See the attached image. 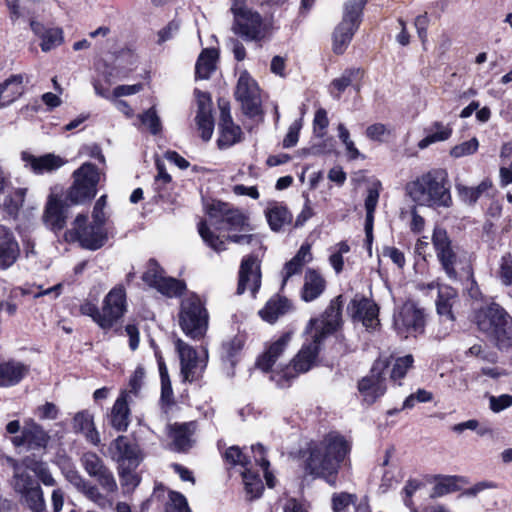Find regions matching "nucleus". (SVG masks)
<instances>
[{"label":"nucleus","mask_w":512,"mask_h":512,"mask_svg":"<svg viewBox=\"0 0 512 512\" xmlns=\"http://www.w3.org/2000/svg\"><path fill=\"white\" fill-rule=\"evenodd\" d=\"M349 450V444L342 436L329 434L320 443L311 447L306 470L334 486L339 465Z\"/></svg>","instance_id":"obj_1"},{"label":"nucleus","mask_w":512,"mask_h":512,"mask_svg":"<svg viewBox=\"0 0 512 512\" xmlns=\"http://www.w3.org/2000/svg\"><path fill=\"white\" fill-rule=\"evenodd\" d=\"M409 197L419 206L448 208L452 205L448 173L432 169L422 174L406 187Z\"/></svg>","instance_id":"obj_2"},{"label":"nucleus","mask_w":512,"mask_h":512,"mask_svg":"<svg viewBox=\"0 0 512 512\" xmlns=\"http://www.w3.org/2000/svg\"><path fill=\"white\" fill-rule=\"evenodd\" d=\"M207 213L212 226L229 232L226 240L239 245L262 247L260 237L251 233L248 219L240 210L231 208L227 203L215 202L209 206Z\"/></svg>","instance_id":"obj_3"},{"label":"nucleus","mask_w":512,"mask_h":512,"mask_svg":"<svg viewBox=\"0 0 512 512\" xmlns=\"http://www.w3.org/2000/svg\"><path fill=\"white\" fill-rule=\"evenodd\" d=\"M342 307L343 296L338 295L331 300L321 318L309 320L304 332L305 341L299 352H319L322 349L323 342L342 324Z\"/></svg>","instance_id":"obj_4"},{"label":"nucleus","mask_w":512,"mask_h":512,"mask_svg":"<svg viewBox=\"0 0 512 512\" xmlns=\"http://www.w3.org/2000/svg\"><path fill=\"white\" fill-rule=\"evenodd\" d=\"M478 328L487 333L499 350L512 349V320L498 304L480 309L476 315Z\"/></svg>","instance_id":"obj_5"},{"label":"nucleus","mask_w":512,"mask_h":512,"mask_svg":"<svg viewBox=\"0 0 512 512\" xmlns=\"http://www.w3.org/2000/svg\"><path fill=\"white\" fill-rule=\"evenodd\" d=\"M231 11L234 16L232 31L245 41L260 42L270 34L271 23L249 8L244 0H233Z\"/></svg>","instance_id":"obj_6"},{"label":"nucleus","mask_w":512,"mask_h":512,"mask_svg":"<svg viewBox=\"0 0 512 512\" xmlns=\"http://www.w3.org/2000/svg\"><path fill=\"white\" fill-rule=\"evenodd\" d=\"M282 354H261L256 365L262 371H271V379L284 387L297 373L306 372L316 364L318 354H296L292 363L283 366L277 363Z\"/></svg>","instance_id":"obj_7"},{"label":"nucleus","mask_w":512,"mask_h":512,"mask_svg":"<svg viewBox=\"0 0 512 512\" xmlns=\"http://www.w3.org/2000/svg\"><path fill=\"white\" fill-rule=\"evenodd\" d=\"M367 0H347L341 22L335 27L332 48L336 54H343L360 26L363 8Z\"/></svg>","instance_id":"obj_8"},{"label":"nucleus","mask_w":512,"mask_h":512,"mask_svg":"<svg viewBox=\"0 0 512 512\" xmlns=\"http://www.w3.org/2000/svg\"><path fill=\"white\" fill-rule=\"evenodd\" d=\"M73 184L68 189L66 199L72 204H82L97 193L100 181L98 169L92 163L86 162L73 172Z\"/></svg>","instance_id":"obj_9"},{"label":"nucleus","mask_w":512,"mask_h":512,"mask_svg":"<svg viewBox=\"0 0 512 512\" xmlns=\"http://www.w3.org/2000/svg\"><path fill=\"white\" fill-rule=\"evenodd\" d=\"M179 322L183 331L192 338H198L205 333L208 313L197 295L191 294L182 300Z\"/></svg>","instance_id":"obj_10"},{"label":"nucleus","mask_w":512,"mask_h":512,"mask_svg":"<svg viewBox=\"0 0 512 512\" xmlns=\"http://www.w3.org/2000/svg\"><path fill=\"white\" fill-rule=\"evenodd\" d=\"M426 317L424 310L415 302L407 301L393 314V328L401 338L417 337L424 332Z\"/></svg>","instance_id":"obj_11"},{"label":"nucleus","mask_w":512,"mask_h":512,"mask_svg":"<svg viewBox=\"0 0 512 512\" xmlns=\"http://www.w3.org/2000/svg\"><path fill=\"white\" fill-rule=\"evenodd\" d=\"M11 486L20 502L33 512H44L46 503L39 483L26 471L14 472Z\"/></svg>","instance_id":"obj_12"},{"label":"nucleus","mask_w":512,"mask_h":512,"mask_svg":"<svg viewBox=\"0 0 512 512\" xmlns=\"http://www.w3.org/2000/svg\"><path fill=\"white\" fill-rule=\"evenodd\" d=\"M388 367V360L377 359L373 363L370 373L359 380L358 392L365 403L373 404L385 394L387 389L385 371Z\"/></svg>","instance_id":"obj_13"},{"label":"nucleus","mask_w":512,"mask_h":512,"mask_svg":"<svg viewBox=\"0 0 512 512\" xmlns=\"http://www.w3.org/2000/svg\"><path fill=\"white\" fill-rule=\"evenodd\" d=\"M127 311L126 291L122 285H117L105 296L100 317V327L112 329Z\"/></svg>","instance_id":"obj_14"},{"label":"nucleus","mask_w":512,"mask_h":512,"mask_svg":"<svg viewBox=\"0 0 512 512\" xmlns=\"http://www.w3.org/2000/svg\"><path fill=\"white\" fill-rule=\"evenodd\" d=\"M108 451L111 459L118 464V468H137L144 459L140 446L123 435L118 436L110 443Z\"/></svg>","instance_id":"obj_15"},{"label":"nucleus","mask_w":512,"mask_h":512,"mask_svg":"<svg viewBox=\"0 0 512 512\" xmlns=\"http://www.w3.org/2000/svg\"><path fill=\"white\" fill-rule=\"evenodd\" d=\"M10 441L16 448L24 447L30 451H40L46 449L50 435L41 425L29 418L24 421L21 433L12 436Z\"/></svg>","instance_id":"obj_16"},{"label":"nucleus","mask_w":512,"mask_h":512,"mask_svg":"<svg viewBox=\"0 0 512 512\" xmlns=\"http://www.w3.org/2000/svg\"><path fill=\"white\" fill-rule=\"evenodd\" d=\"M235 96L241 103V107L246 115L257 116L261 114L259 87L256 81L247 72H243L239 76Z\"/></svg>","instance_id":"obj_17"},{"label":"nucleus","mask_w":512,"mask_h":512,"mask_svg":"<svg viewBox=\"0 0 512 512\" xmlns=\"http://www.w3.org/2000/svg\"><path fill=\"white\" fill-rule=\"evenodd\" d=\"M86 222V215L79 214L75 218L73 223V230L75 232L76 238L82 247L90 250H97L106 243L108 239L107 231L101 225L95 223L86 225Z\"/></svg>","instance_id":"obj_18"},{"label":"nucleus","mask_w":512,"mask_h":512,"mask_svg":"<svg viewBox=\"0 0 512 512\" xmlns=\"http://www.w3.org/2000/svg\"><path fill=\"white\" fill-rule=\"evenodd\" d=\"M81 462L88 475L94 477L107 494L117 491L118 486L113 473L96 453H84Z\"/></svg>","instance_id":"obj_19"},{"label":"nucleus","mask_w":512,"mask_h":512,"mask_svg":"<svg viewBox=\"0 0 512 512\" xmlns=\"http://www.w3.org/2000/svg\"><path fill=\"white\" fill-rule=\"evenodd\" d=\"M142 279L146 284L156 288L159 292L169 297L179 295L185 287L181 281L175 278L165 277L163 270L155 260L148 262L147 270L143 273Z\"/></svg>","instance_id":"obj_20"},{"label":"nucleus","mask_w":512,"mask_h":512,"mask_svg":"<svg viewBox=\"0 0 512 512\" xmlns=\"http://www.w3.org/2000/svg\"><path fill=\"white\" fill-rule=\"evenodd\" d=\"M261 287V270L260 261L257 256L249 255L243 258L237 285V294L241 295L246 291H250L253 297Z\"/></svg>","instance_id":"obj_21"},{"label":"nucleus","mask_w":512,"mask_h":512,"mask_svg":"<svg viewBox=\"0 0 512 512\" xmlns=\"http://www.w3.org/2000/svg\"><path fill=\"white\" fill-rule=\"evenodd\" d=\"M432 242L437 253V257L442 264L443 269L450 278H455L456 254L451 246V241L447 232L442 228H435L432 236Z\"/></svg>","instance_id":"obj_22"},{"label":"nucleus","mask_w":512,"mask_h":512,"mask_svg":"<svg viewBox=\"0 0 512 512\" xmlns=\"http://www.w3.org/2000/svg\"><path fill=\"white\" fill-rule=\"evenodd\" d=\"M21 159L25 167L35 174L51 173L66 164V160L59 155L47 153L42 156H35L29 152H22Z\"/></svg>","instance_id":"obj_23"},{"label":"nucleus","mask_w":512,"mask_h":512,"mask_svg":"<svg viewBox=\"0 0 512 512\" xmlns=\"http://www.w3.org/2000/svg\"><path fill=\"white\" fill-rule=\"evenodd\" d=\"M352 317L362 322L368 329H374L379 324L378 307L366 298L355 297L348 306Z\"/></svg>","instance_id":"obj_24"},{"label":"nucleus","mask_w":512,"mask_h":512,"mask_svg":"<svg viewBox=\"0 0 512 512\" xmlns=\"http://www.w3.org/2000/svg\"><path fill=\"white\" fill-rule=\"evenodd\" d=\"M19 256L20 247L14 233L0 225V270L9 269Z\"/></svg>","instance_id":"obj_25"},{"label":"nucleus","mask_w":512,"mask_h":512,"mask_svg":"<svg viewBox=\"0 0 512 512\" xmlns=\"http://www.w3.org/2000/svg\"><path fill=\"white\" fill-rule=\"evenodd\" d=\"M198 111L196 114V124L201 131V137L204 141L211 139L214 130V120L212 117L211 98L207 93L197 91Z\"/></svg>","instance_id":"obj_26"},{"label":"nucleus","mask_w":512,"mask_h":512,"mask_svg":"<svg viewBox=\"0 0 512 512\" xmlns=\"http://www.w3.org/2000/svg\"><path fill=\"white\" fill-rule=\"evenodd\" d=\"M220 110L219 129L221 135L218 144L220 147H229L241 140L242 131L239 126L233 123L228 108L222 106Z\"/></svg>","instance_id":"obj_27"},{"label":"nucleus","mask_w":512,"mask_h":512,"mask_svg":"<svg viewBox=\"0 0 512 512\" xmlns=\"http://www.w3.org/2000/svg\"><path fill=\"white\" fill-rule=\"evenodd\" d=\"M292 308V303L288 298L276 294L266 302L265 306L259 310L258 314L262 320L273 324L280 317L289 313Z\"/></svg>","instance_id":"obj_28"},{"label":"nucleus","mask_w":512,"mask_h":512,"mask_svg":"<svg viewBox=\"0 0 512 512\" xmlns=\"http://www.w3.org/2000/svg\"><path fill=\"white\" fill-rule=\"evenodd\" d=\"M29 366L15 360L0 362V388L20 383L28 374Z\"/></svg>","instance_id":"obj_29"},{"label":"nucleus","mask_w":512,"mask_h":512,"mask_svg":"<svg viewBox=\"0 0 512 512\" xmlns=\"http://www.w3.org/2000/svg\"><path fill=\"white\" fill-rule=\"evenodd\" d=\"M326 289V280L315 269H308L305 272L304 284L301 291V298L305 302H311L322 295Z\"/></svg>","instance_id":"obj_30"},{"label":"nucleus","mask_w":512,"mask_h":512,"mask_svg":"<svg viewBox=\"0 0 512 512\" xmlns=\"http://www.w3.org/2000/svg\"><path fill=\"white\" fill-rule=\"evenodd\" d=\"M424 131L426 134L425 137L417 144L418 148L421 150L428 148L432 144L450 139L453 133V127L450 123L434 121L426 127Z\"/></svg>","instance_id":"obj_31"},{"label":"nucleus","mask_w":512,"mask_h":512,"mask_svg":"<svg viewBox=\"0 0 512 512\" xmlns=\"http://www.w3.org/2000/svg\"><path fill=\"white\" fill-rule=\"evenodd\" d=\"M130 423V409L128 407V392L123 390L115 401L111 414L110 424L117 431H126Z\"/></svg>","instance_id":"obj_32"},{"label":"nucleus","mask_w":512,"mask_h":512,"mask_svg":"<svg viewBox=\"0 0 512 512\" xmlns=\"http://www.w3.org/2000/svg\"><path fill=\"white\" fill-rule=\"evenodd\" d=\"M43 220L47 228L58 232L65 227L66 215L64 206L60 200L51 196L47 202Z\"/></svg>","instance_id":"obj_33"},{"label":"nucleus","mask_w":512,"mask_h":512,"mask_svg":"<svg viewBox=\"0 0 512 512\" xmlns=\"http://www.w3.org/2000/svg\"><path fill=\"white\" fill-rule=\"evenodd\" d=\"M208 354H180L181 374L186 381H194L207 365Z\"/></svg>","instance_id":"obj_34"},{"label":"nucleus","mask_w":512,"mask_h":512,"mask_svg":"<svg viewBox=\"0 0 512 512\" xmlns=\"http://www.w3.org/2000/svg\"><path fill=\"white\" fill-rule=\"evenodd\" d=\"M73 429L85 435L87 441L97 446L100 443V435L96 430L93 415L88 411L78 412L73 419Z\"/></svg>","instance_id":"obj_35"},{"label":"nucleus","mask_w":512,"mask_h":512,"mask_svg":"<svg viewBox=\"0 0 512 512\" xmlns=\"http://www.w3.org/2000/svg\"><path fill=\"white\" fill-rule=\"evenodd\" d=\"M378 359L389 361V367L385 371V376L390 375L391 380L397 381L405 377L407 371L412 367L414 359L411 354L395 358L393 354H383Z\"/></svg>","instance_id":"obj_36"},{"label":"nucleus","mask_w":512,"mask_h":512,"mask_svg":"<svg viewBox=\"0 0 512 512\" xmlns=\"http://www.w3.org/2000/svg\"><path fill=\"white\" fill-rule=\"evenodd\" d=\"M31 28L38 35L42 42L40 44L42 51L48 52L59 46L63 41L62 30L59 28H44L39 22L32 21Z\"/></svg>","instance_id":"obj_37"},{"label":"nucleus","mask_w":512,"mask_h":512,"mask_svg":"<svg viewBox=\"0 0 512 512\" xmlns=\"http://www.w3.org/2000/svg\"><path fill=\"white\" fill-rule=\"evenodd\" d=\"M457 301V292L450 286H439L438 287V298L436 301L437 312L441 316H445L447 321L452 323L454 321V315L452 313V307Z\"/></svg>","instance_id":"obj_38"},{"label":"nucleus","mask_w":512,"mask_h":512,"mask_svg":"<svg viewBox=\"0 0 512 512\" xmlns=\"http://www.w3.org/2000/svg\"><path fill=\"white\" fill-rule=\"evenodd\" d=\"M217 57L218 54L215 49H204L196 62V77L200 79H208L216 68Z\"/></svg>","instance_id":"obj_39"},{"label":"nucleus","mask_w":512,"mask_h":512,"mask_svg":"<svg viewBox=\"0 0 512 512\" xmlns=\"http://www.w3.org/2000/svg\"><path fill=\"white\" fill-rule=\"evenodd\" d=\"M492 187V182L488 179L483 180L476 187H468L463 184H456V191L462 202L472 205Z\"/></svg>","instance_id":"obj_40"},{"label":"nucleus","mask_w":512,"mask_h":512,"mask_svg":"<svg viewBox=\"0 0 512 512\" xmlns=\"http://www.w3.org/2000/svg\"><path fill=\"white\" fill-rule=\"evenodd\" d=\"M363 76V71L359 68L346 69L339 78H336L332 82V87L338 91L337 98L340 94L350 85L355 87L356 91L360 90L358 82Z\"/></svg>","instance_id":"obj_41"},{"label":"nucleus","mask_w":512,"mask_h":512,"mask_svg":"<svg viewBox=\"0 0 512 512\" xmlns=\"http://www.w3.org/2000/svg\"><path fill=\"white\" fill-rule=\"evenodd\" d=\"M25 78L23 74H16L10 76L2 83L5 86V95H3L4 105H10L23 94ZM26 80L28 81L27 78Z\"/></svg>","instance_id":"obj_42"},{"label":"nucleus","mask_w":512,"mask_h":512,"mask_svg":"<svg viewBox=\"0 0 512 512\" xmlns=\"http://www.w3.org/2000/svg\"><path fill=\"white\" fill-rule=\"evenodd\" d=\"M193 424L183 423L171 426V438L177 450L183 451L191 446Z\"/></svg>","instance_id":"obj_43"},{"label":"nucleus","mask_w":512,"mask_h":512,"mask_svg":"<svg viewBox=\"0 0 512 512\" xmlns=\"http://www.w3.org/2000/svg\"><path fill=\"white\" fill-rule=\"evenodd\" d=\"M269 226L274 231H279L282 227L291 221V214L286 207L274 204L266 212Z\"/></svg>","instance_id":"obj_44"},{"label":"nucleus","mask_w":512,"mask_h":512,"mask_svg":"<svg viewBox=\"0 0 512 512\" xmlns=\"http://www.w3.org/2000/svg\"><path fill=\"white\" fill-rule=\"evenodd\" d=\"M198 232L203 241L214 251L222 252L226 250L225 240L216 235L207 225L206 221H201L198 224Z\"/></svg>","instance_id":"obj_45"},{"label":"nucleus","mask_w":512,"mask_h":512,"mask_svg":"<svg viewBox=\"0 0 512 512\" xmlns=\"http://www.w3.org/2000/svg\"><path fill=\"white\" fill-rule=\"evenodd\" d=\"M242 477L245 485V491L249 498L252 500L260 497L264 489L260 477L250 470H245L242 473Z\"/></svg>","instance_id":"obj_46"},{"label":"nucleus","mask_w":512,"mask_h":512,"mask_svg":"<svg viewBox=\"0 0 512 512\" xmlns=\"http://www.w3.org/2000/svg\"><path fill=\"white\" fill-rule=\"evenodd\" d=\"M80 492L102 509L113 506L112 499L107 494L101 493L98 487L90 482Z\"/></svg>","instance_id":"obj_47"},{"label":"nucleus","mask_w":512,"mask_h":512,"mask_svg":"<svg viewBox=\"0 0 512 512\" xmlns=\"http://www.w3.org/2000/svg\"><path fill=\"white\" fill-rule=\"evenodd\" d=\"M251 448H252V451L254 453L255 462L258 465H260L261 468L263 469L264 477H265V480H266V483H267L268 487H270V488L274 487V485H275V478L272 475V473L269 471L270 463L265 458V448H264V446L262 444L258 443L256 445H253Z\"/></svg>","instance_id":"obj_48"},{"label":"nucleus","mask_w":512,"mask_h":512,"mask_svg":"<svg viewBox=\"0 0 512 512\" xmlns=\"http://www.w3.org/2000/svg\"><path fill=\"white\" fill-rule=\"evenodd\" d=\"M136 468L121 467L118 468V474L124 493L132 492L140 483L139 476L134 472Z\"/></svg>","instance_id":"obj_49"},{"label":"nucleus","mask_w":512,"mask_h":512,"mask_svg":"<svg viewBox=\"0 0 512 512\" xmlns=\"http://www.w3.org/2000/svg\"><path fill=\"white\" fill-rule=\"evenodd\" d=\"M479 148V141L477 138H471L468 141H464L460 144L453 146L450 150V156L453 158H461L470 156L476 153Z\"/></svg>","instance_id":"obj_50"},{"label":"nucleus","mask_w":512,"mask_h":512,"mask_svg":"<svg viewBox=\"0 0 512 512\" xmlns=\"http://www.w3.org/2000/svg\"><path fill=\"white\" fill-rule=\"evenodd\" d=\"M165 512H191L184 495L171 491Z\"/></svg>","instance_id":"obj_51"},{"label":"nucleus","mask_w":512,"mask_h":512,"mask_svg":"<svg viewBox=\"0 0 512 512\" xmlns=\"http://www.w3.org/2000/svg\"><path fill=\"white\" fill-rule=\"evenodd\" d=\"M140 120L152 134H157L161 131V122L154 107L141 114Z\"/></svg>","instance_id":"obj_52"},{"label":"nucleus","mask_w":512,"mask_h":512,"mask_svg":"<svg viewBox=\"0 0 512 512\" xmlns=\"http://www.w3.org/2000/svg\"><path fill=\"white\" fill-rule=\"evenodd\" d=\"M157 362L161 377L162 398L168 400L173 394L171 381L168 375V370L161 356L158 357Z\"/></svg>","instance_id":"obj_53"},{"label":"nucleus","mask_w":512,"mask_h":512,"mask_svg":"<svg viewBox=\"0 0 512 512\" xmlns=\"http://www.w3.org/2000/svg\"><path fill=\"white\" fill-rule=\"evenodd\" d=\"M380 182H374L367 191V197L365 199L366 215H374L379 195H380Z\"/></svg>","instance_id":"obj_54"},{"label":"nucleus","mask_w":512,"mask_h":512,"mask_svg":"<svg viewBox=\"0 0 512 512\" xmlns=\"http://www.w3.org/2000/svg\"><path fill=\"white\" fill-rule=\"evenodd\" d=\"M225 461L233 466L240 465L245 467L249 460L242 453L241 449L238 446L229 447L224 453Z\"/></svg>","instance_id":"obj_55"},{"label":"nucleus","mask_w":512,"mask_h":512,"mask_svg":"<svg viewBox=\"0 0 512 512\" xmlns=\"http://www.w3.org/2000/svg\"><path fill=\"white\" fill-rule=\"evenodd\" d=\"M329 125L327 112L325 109L320 108L316 111L313 120V129L316 137L322 138L326 134V129Z\"/></svg>","instance_id":"obj_56"},{"label":"nucleus","mask_w":512,"mask_h":512,"mask_svg":"<svg viewBox=\"0 0 512 512\" xmlns=\"http://www.w3.org/2000/svg\"><path fill=\"white\" fill-rule=\"evenodd\" d=\"M498 277L504 285L512 284V256L510 254L501 258Z\"/></svg>","instance_id":"obj_57"},{"label":"nucleus","mask_w":512,"mask_h":512,"mask_svg":"<svg viewBox=\"0 0 512 512\" xmlns=\"http://www.w3.org/2000/svg\"><path fill=\"white\" fill-rule=\"evenodd\" d=\"M512 406V395L489 396V408L494 413H499Z\"/></svg>","instance_id":"obj_58"},{"label":"nucleus","mask_w":512,"mask_h":512,"mask_svg":"<svg viewBox=\"0 0 512 512\" xmlns=\"http://www.w3.org/2000/svg\"><path fill=\"white\" fill-rule=\"evenodd\" d=\"M301 127V120H296L289 126L288 132L283 139L284 148H291L297 144Z\"/></svg>","instance_id":"obj_59"},{"label":"nucleus","mask_w":512,"mask_h":512,"mask_svg":"<svg viewBox=\"0 0 512 512\" xmlns=\"http://www.w3.org/2000/svg\"><path fill=\"white\" fill-rule=\"evenodd\" d=\"M292 339V333L286 332L279 337L273 339L265 352H283L288 348V345Z\"/></svg>","instance_id":"obj_60"},{"label":"nucleus","mask_w":512,"mask_h":512,"mask_svg":"<svg viewBox=\"0 0 512 512\" xmlns=\"http://www.w3.org/2000/svg\"><path fill=\"white\" fill-rule=\"evenodd\" d=\"M389 133L388 128L382 123L372 124L366 129V136L373 141L381 142Z\"/></svg>","instance_id":"obj_61"},{"label":"nucleus","mask_w":512,"mask_h":512,"mask_svg":"<svg viewBox=\"0 0 512 512\" xmlns=\"http://www.w3.org/2000/svg\"><path fill=\"white\" fill-rule=\"evenodd\" d=\"M384 257H388L399 269L405 266L406 260L404 253L396 247H384L382 252Z\"/></svg>","instance_id":"obj_62"},{"label":"nucleus","mask_w":512,"mask_h":512,"mask_svg":"<svg viewBox=\"0 0 512 512\" xmlns=\"http://www.w3.org/2000/svg\"><path fill=\"white\" fill-rule=\"evenodd\" d=\"M430 19L427 12L417 16L414 21V26L416 28L418 37L420 38L422 43L427 41V28L429 25Z\"/></svg>","instance_id":"obj_63"},{"label":"nucleus","mask_w":512,"mask_h":512,"mask_svg":"<svg viewBox=\"0 0 512 512\" xmlns=\"http://www.w3.org/2000/svg\"><path fill=\"white\" fill-rule=\"evenodd\" d=\"M353 495L348 493L335 494L332 498L334 512L344 511L353 501Z\"/></svg>","instance_id":"obj_64"}]
</instances>
